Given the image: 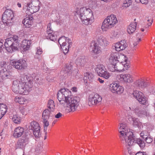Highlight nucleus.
I'll return each instance as SVG.
<instances>
[{
  "instance_id": "1",
  "label": "nucleus",
  "mask_w": 155,
  "mask_h": 155,
  "mask_svg": "<svg viewBox=\"0 0 155 155\" xmlns=\"http://www.w3.org/2000/svg\"><path fill=\"white\" fill-rule=\"evenodd\" d=\"M58 99L68 112H74L79 105V97L73 96L71 92L66 88L61 89L58 93Z\"/></svg>"
},
{
  "instance_id": "2",
  "label": "nucleus",
  "mask_w": 155,
  "mask_h": 155,
  "mask_svg": "<svg viewBox=\"0 0 155 155\" xmlns=\"http://www.w3.org/2000/svg\"><path fill=\"white\" fill-rule=\"evenodd\" d=\"M118 131L122 143L125 145L127 149H129L130 147L136 143L141 148L145 147L144 141L139 138H136L132 132L129 131L125 123H123L120 124Z\"/></svg>"
},
{
  "instance_id": "3",
  "label": "nucleus",
  "mask_w": 155,
  "mask_h": 155,
  "mask_svg": "<svg viewBox=\"0 0 155 155\" xmlns=\"http://www.w3.org/2000/svg\"><path fill=\"white\" fill-rule=\"evenodd\" d=\"M76 11L75 15H78L81 20L82 23L85 25L91 23L94 19L93 15L91 10L89 8L83 7L79 10L77 8Z\"/></svg>"
},
{
  "instance_id": "4",
  "label": "nucleus",
  "mask_w": 155,
  "mask_h": 155,
  "mask_svg": "<svg viewBox=\"0 0 155 155\" xmlns=\"http://www.w3.org/2000/svg\"><path fill=\"white\" fill-rule=\"evenodd\" d=\"M18 38L17 36H14L6 39L4 45L8 52L12 53L14 51L18 49L19 45Z\"/></svg>"
},
{
  "instance_id": "5",
  "label": "nucleus",
  "mask_w": 155,
  "mask_h": 155,
  "mask_svg": "<svg viewBox=\"0 0 155 155\" xmlns=\"http://www.w3.org/2000/svg\"><path fill=\"white\" fill-rule=\"evenodd\" d=\"M117 21L115 16L113 15H111L104 20L101 28L103 30L106 31L107 29L113 27Z\"/></svg>"
},
{
  "instance_id": "6",
  "label": "nucleus",
  "mask_w": 155,
  "mask_h": 155,
  "mask_svg": "<svg viewBox=\"0 0 155 155\" xmlns=\"http://www.w3.org/2000/svg\"><path fill=\"white\" fill-rule=\"evenodd\" d=\"M14 16L13 12L11 9H6L2 16V21L4 23L8 25L12 23Z\"/></svg>"
},
{
  "instance_id": "7",
  "label": "nucleus",
  "mask_w": 155,
  "mask_h": 155,
  "mask_svg": "<svg viewBox=\"0 0 155 155\" xmlns=\"http://www.w3.org/2000/svg\"><path fill=\"white\" fill-rule=\"evenodd\" d=\"M102 100L101 96L98 94H90L89 97L88 103L89 106L100 104Z\"/></svg>"
},
{
  "instance_id": "8",
  "label": "nucleus",
  "mask_w": 155,
  "mask_h": 155,
  "mask_svg": "<svg viewBox=\"0 0 155 155\" xmlns=\"http://www.w3.org/2000/svg\"><path fill=\"white\" fill-rule=\"evenodd\" d=\"M132 110H134L136 114L139 117H142L146 116L147 117L150 115L149 112L147 107L140 109L138 106L132 107Z\"/></svg>"
},
{
  "instance_id": "9",
  "label": "nucleus",
  "mask_w": 155,
  "mask_h": 155,
  "mask_svg": "<svg viewBox=\"0 0 155 155\" xmlns=\"http://www.w3.org/2000/svg\"><path fill=\"white\" fill-rule=\"evenodd\" d=\"M29 129L31 130L34 135L36 137H39L41 134L40 132V127L39 124L35 121H33L30 123Z\"/></svg>"
},
{
  "instance_id": "10",
  "label": "nucleus",
  "mask_w": 155,
  "mask_h": 155,
  "mask_svg": "<svg viewBox=\"0 0 155 155\" xmlns=\"http://www.w3.org/2000/svg\"><path fill=\"white\" fill-rule=\"evenodd\" d=\"M12 65L15 68L20 70L25 69L27 66L26 61L23 59L13 61Z\"/></svg>"
},
{
  "instance_id": "11",
  "label": "nucleus",
  "mask_w": 155,
  "mask_h": 155,
  "mask_svg": "<svg viewBox=\"0 0 155 155\" xmlns=\"http://www.w3.org/2000/svg\"><path fill=\"white\" fill-rule=\"evenodd\" d=\"M19 89L18 90L16 93H19L23 95L27 94L29 91L31 87L27 83L25 82L21 81V85L19 86Z\"/></svg>"
},
{
  "instance_id": "12",
  "label": "nucleus",
  "mask_w": 155,
  "mask_h": 155,
  "mask_svg": "<svg viewBox=\"0 0 155 155\" xmlns=\"http://www.w3.org/2000/svg\"><path fill=\"white\" fill-rule=\"evenodd\" d=\"M133 96L141 104H145L147 100L143 93L139 91H134L133 93Z\"/></svg>"
},
{
  "instance_id": "13",
  "label": "nucleus",
  "mask_w": 155,
  "mask_h": 155,
  "mask_svg": "<svg viewBox=\"0 0 155 155\" xmlns=\"http://www.w3.org/2000/svg\"><path fill=\"white\" fill-rule=\"evenodd\" d=\"M126 61L127 60L125 59L124 62H119L118 61L116 64V71H121L128 69L130 66L129 64L127 63Z\"/></svg>"
},
{
  "instance_id": "14",
  "label": "nucleus",
  "mask_w": 155,
  "mask_h": 155,
  "mask_svg": "<svg viewBox=\"0 0 155 155\" xmlns=\"http://www.w3.org/2000/svg\"><path fill=\"white\" fill-rule=\"evenodd\" d=\"M45 36L47 39H50L52 41H54L56 40L57 36L54 35L53 31L51 30V23H49L48 25Z\"/></svg>"
},
{
  "instance_id": "15",
  "label": "nucleus",
  "mask_w": 155,
  "mask_h": 155,
  "mask_svg": "<svg viewBox=\"0 0 155 155\" xmlns=\"http://www.w3.org/2000/svg\"><path fill=\"white\" fill-rule=\"evenodd\" d=\"M127 46V44L126 41L124 40L116 43L115 45V48L116 51H119L124 50Z\"/></svg>"
},
{
  "instance_id": "16",
  "label": "nucleus",
  "mask_w": 155,
  "mask_h": 155,
  "mask_svg": "<svg viewBox=\"0 0 155 155\" xmlns=\"http://www.w3.org/2000/svg\"><path fill=\"white\" fill-rule=\"evenodd\" d=\"M117 76L120 81L130 83L133 81L132 78L130 74H121L117 75Z\"/></svg>"
},
{
  "instance_id": "17",
  "label": "nucleus",
  "mask_w": 155,
  "mask_h": 155,
  "mask_svg": "<svg viewBox=\"0 0 155 155\" xmlns=\"http://www.w3.org/2000/svg\"><path fill=\"white\" fill-rule=\"evenodd\" d=\"M1 71L0 76L3 80L7 78L11 79L12 76L11 74L12 72L8 70L7 68H3L0 70Z\"/></svg>"
},
{
  "instance_id": "18",
  "label": "nucleus",
  "mask_w": 155,
  "mask_h": 155,
  "mask_svg": "<svg viewBox=\"0 0 155 155\" xmlns=\"http://www.w3.org/2000/svg\"><path fill=\"white\" fill-rule=\"evenodd\" d=\"M53 110L45 109L43 112L42 114V119H49L50 117H53L54 116Z\"/></svg>"
},
{
  "instance_id": "19",
  "label": "nucleus",
  "mask_w": 155,
  "mask_h": 155,
  "mask_svg": "<svg viewBox=\"0 0 155 155\" xmlns=\"http://www.w3.org/2000/svg\"><path fill=\"white\" fill-rule=\"evenodd\" d=\"M28 138H25L22 137V139L18 140L16 145L17 148H22L24 147V145L27 144L28 143Z\"/></svg>"
},
{
  "instance_id": "20",
  "label": "nucleus",
  "mask_w": 155,
  "mask_h": 155,
  "mask_svg": "<svg viewBox=\"0 0 155 155\" xmlns=\"http://www.w3.org/2000/svg\"><path fill=\"white\" fill-rule=\"evenodd\" d=\"M118 56V53L117 52L111 53L109 58V63L114 64H116L119 61L117 59Z\"/></svg>"
},
{
  "instance_id": "21",
  "label": "nucleus",
  "mask_w": 155,
  "mask_h": 155,
  "mask_svg": "<svg viewBox=\"0 0 155 155\" xmlns=\"http://www.w3.org/2000/svg\"><path fill=\"white\" fill-rule=\"evenodd\" d=\"M24 132V129L21 127H19L16 128L14 131L13 134L14 136L16 138L21 137Z\"/></svg>"
},
{
  "instance_id": "22",
  "label": "nucleus",
  "mask_w": 155,
  "mask_h": 155,
  "mask_svg": "<svg viewBox=\"0 0 155 155\" xmlns=\"http://www.w3.org/2000/svg\"><path fill=\"white\" fill-rule=\"evenodd\" d=\"M30 4H27V13L29 15L38 12L39 9Z\"/></svg>"
},
{
  "instance_id": "23",
  "label": "nucleus",
  "mask_w": 155,
  "mask_h": 155,
  "mask_svg": "<svg viewBox=\"0 0 155 155\" xmlns=\"http://www.w3.org/2000/svg\"><path fill=\"white\" fill-rule=\"evenodd\" d=\"M84 80L86 83H90L94 80V76L90 72H87L84 74Z\"/></svg>"
},
{
  "instance_id": "24",
  "label": "nucleus",
  "mask_w": 155,
  "mask_h": 155,
  "mask_svg": "<svg viewBox=\"0 0 155 155\" xmlns=\"http://www.w3.org/2000/svg\"><path fill=\"white\" fill-rule=\"evenodd\" d=\"M87 60L85 57H81L78 58L76 61L75 63L77 66H83L86 63Z\"/></svg>"
},
{
  "instance_id": "25",
  "label": "nucleus",
  "mask_w": 155,
  "mask_h": 155,
  "mask_svg": "<svg viewBox=\"0 0 155 155\" xmlns=\"http://www.w3.org/2000/svg\"><path fill=\"white\" fill-rule=\"evenodd\" d=\"M91 48L92 49V51L95 53L98 54L101 52L100 47L97 43L94 41H92L91 44Z\"/></svg>"
},
{
  "instance_id": "26",
  "label": "nucleus",
  "mask_w": 155,
  "mask_h": 155,
  "mask_svg": "<svg viewBox=\"0 0 155 155\" xmlns=\"http://www.w3.org/2000/svg\"><path fill=\"white\" fill-rule=\"evenodd\" d=\"M21 81L18 80H16L13 81L12 87L14 92L16 93L18 90L19 89L20 85H21Z\"/></svg>"
},
{
  "instance_id": "27",
  "label": "nucleus",
  "mask_w": 155,
  "mask_h": 155,
  "mask_svg": "<svg viewBox=\"0 0 155 155\" xmlns=\"http://www.w3.org/2000/svg\"><path fill=\"white\" fill-rule=\"evenodd\" d=\"M33 18L32 17H27L22 22L26 28H30L33 22Z\"/></svg>"
},
{
  "instance_id": "28",
  "label": "nucleus",
  "mask_w": 155,
  "mask_h": 155,
  "mask_svg": "<svg viewBox=\"0 0 155 155\" xmlns=\"http://www.w3.org/2000/svg\"><path fill=\"white\" fill-rule=\"evenodd\" d=\"M31 41L26 40H23L21 44V46L24 51H26L29 49L30 47Z\"/></svg>"
},
{
  "instance_id": "29",
  "label": "nucleus",
  "mask_w": 155,
  "mask_h": 155,
  "mask_svg": "<svg viewBox=\"0 0 155 155\" xmlns=\"http://www.w3.org/2000/svg\"><path fill=\"white\" fill-rule=\"evenodd\" d=\"M7 111V106L4 104L0 103V119L5 114Z\"/></svg>"
},
{
  "instance_id": "30",
  "label": "nucleus",
  "mask_w": 155,
  "mask_h": 155,
  "mask_svg": "<svg viewBox=\"0 0 155 155\" xmlns=\"http://www.w3.org/2000/svg\"><path fill=\"white\" fill-rule=\"evenodd\" d=\"M137 26L136 22H133L130 23L128 27L127 31L129 34H132L136 30V27Z\"/></svg>"
},
{
  "instance_id": "31",
  "label": "nucleus",
  "mask_w": 155,
  "mask_h": 155,
  "mask_svg": "<svg viewBox=\"0 0 155 155\" xmlns=\"http://www.w3.org/2000/svg\"><path fill=\"white\" fill-rule=\"evenodd\" d=\"M105 70V67L103 65H98L95 68L96 71L100 76V75L104 72Z\"/></svg>"
},
{
  "instance_id": "32",
  "label": "nucleus",
  "mask_w": 155,
  "mask_h": 155,
  "mask_svg": "<svg viewBox=\"0 0 155 155\" xmlns=\"http://www.w3.org/2000/svg\"><path fill=\"white\" fill-rule=\"evenodd\" d=\"M98 44L101 46L106 45L108 44L104 37L102 36H100L97 39Z\"/></svg>"
},
{
  "instance_id": "33",
  "label": "nucleus",
  "mask_w": 155,
  "mask_h": 155,
  "mask_svg": "<svg viewBox=\"0 0 155 155\" xmlns=\"http://www.w3.org/2000/svg\"><path fill=\"white\" fill-rule=\"evenodd\" d=\"M72 63H70L68 65L66 66V67L65 68V71L66 73H67V75H70L72 74Z\"/></svg>"
},
{
  "instance_id": "34",
  "label": "nucleus",
  "mask_w": 155,
  "mask_h": 155,
  "mask_svg": "<svg viewBox=\"0 0 155 155\" xmlns=\"http://www.w3.org/2000/svg\"><path fill=\"white\" fill-rule=\"evenodd\" d=\"M118 84L116 83H112L109 85V89L110 91L113 93H114L116 91V88Z\"/></svg>"
},
{
  "instance_id": "35",
  "label": "nucleus",
  "mask_w": 155,
  "mask_h": 155,
  "mask_svg": "<svg viewBox=\"0 0 155 155\" xmlns=\"http://www.w3.org/2000/svg\"><path fill=\"white\" fill-rule=\"evenodd\" d=\"M58 42L61 47V46H65L66 44V37L63 36L60 38L58 40Z\"/></svg>"
},
{
  "instance_id": "36",
  "label": "nucleus",
  "mask_w": 155,
  "mask_h": 155,
  "mask_svg": "<svg viewBox=\"0 0 155 155\" xmlns=\"http://www.w3.org/2000/svg\"><path fill=\"white\" fill-rule=\"evenodd\" d=\"M116 64L110 63L108 65L107 68L108 70L112 72H114L116 71Z\"/></svg>"
},
{
  "instance_id": "37",
  "label": "nucleus",
  "mask_w": 155,
  "mask_h": 155,
  "mask_svg": "<svg viewBox=\"0 0 155 155\" xmlns=\"http://www.w3.org/2000/svg\"><path fill=\"white\" fill-rule=\"evenodd\" d=\"M10 118L12 119L13 121L16 124H18L20 122V118L17 115H14L13 117L10 116Z\"/></svg>"
},
{
  "instance_id": "38",
  "label": "nucleus",
  "mask_w": 155,
  "mask_h": 155,
  "mask_svg": "<svg viewBox=\"0 0 155 155\" xmlns=\"http://www.w3.org/2000/svg\"><path fill=\"white\" fill-rule=\"evenodd\" d=\"M15 101L16 103L20 104H24L25 101L23 97H16L15 99Z\"/></svg>"
},
{
  "instance_id": "39",
  "label": "nucleus",
  "mask_w": 155,
  "mask_h": 155,
  "mask_svg": "<svg viewBox=\"0 0 155 155\" xmlns=\"http://www.w3.org/2000/svg\"><path fill=\"white\" fill-rule=\"evenodd\" d=\"M48 107V109H50V110H53V111L54 109L55 105L54 104V102L51 100L49 101Z\"/></svg>"
},
{
  "instance_id": "40",
  "label": "nucleus",
  "mask_w": 155,
  "mask_h": 155,
  "mask_svg": "<svg viewBox=\"0 0 155 155\" xmlns=\"http://www.w3.org/2000/svg\"><path fill=\"white\" fill-rule=\"evenodd\" d=\"M117 88L115 93L120 94L123 92L124 88L122 86L118 85Z\"/></svg>"
},
{
  "instance_id": "41",
  "label": "nucleus",
  "mask_w": 155,
  "mask_h": 155,
  "mask_svg": "<svg viewBox=\"0 0 155 155\" xmlns=\"http://www.w3.org/2000/svg\"><path fill=\"white\" fill-rule=\"evenodd\" d=\"M132 0H125L124 1L123 6L127 8L131 5Z\"/></svg>"
},
{
  "instance_id": "42",
  "label": "nucleus",
  "mask_w": 155,
  "mask_h": 155,
  "mask_svg": "<svg viewBox=\"0 0 155 155\" xmlns=\"http://www.w3.org/2000/svg\"><path fill=\"white\" fill-rule=\"evenodd\" d=\"M132 120L133 122V124L134 126L138 127V126L141 125V124L139 122L138 118H133Z\"/></svg>"
},
{
  "instance_id": "43",
  "label": "nucleus",
  "mask_w": 155,
  "mask_h": 155,
  "mask_svg": "<svg viewBox=\"0 0 155 155\" xmlns=\"http://www.w3.org/2000/svg\"><path fill=\"white\" fill-rule=\"evenodd\" d=\"M40 2L38 0H34L30 4L34 6L35 7H37V8L39 9L40 8Z\"/></svg>"
},
{
  "instance_id": "44",
  "label": "nucleus",
  "mask_w": 155,
  "mask_h": 155,
  "mask_svg": "<svg viewBox=\"0 0 155 155\" xmlns=\"http://www.w3.org/2000/svg\"><path fill=\"white\" fill-rule=\"evenodd\" d=\"M44 124V130L45 131V135L47 134V132L46 131L47 129V127L49 125V122L47 119H42Z\"/></svg>"
},
{
  "instance_id": "45",
  "label": "nucleus",
  "mask_w": 155,
  "mask_h": 155,
  "mask_svg": "<svg viewBox=\"0 0 155 155\" xmlns=\"http://www.w3.org/2000/svg\"><path fill=\"white\" fill-rule=\"evenodd\" d=\"M136 86L138 88H142V80H138L135 83Z\"/></svg>"
},
{
  "instance_id": "46",
  "label": "nucleus",
  "mask_w": 155,
  "mask_h": 155,
  "mask_svg": "<svg viewBox=\"0 0 155 155\" xmlns=\"http://www.w3.org/2000/svg\"><path fill=\"white\" fill-rule=\"evenodd\" d=\"M110 75L107 71H104V73H103L102 74L100 75V76L104 77V78L106 79H108L110 76Z\"/></svg>"
},
{
  "instance_id": "47",
  "label": "nucleus",
  "mask_w": 155,
  "mask_h": 155,
  "mask_svg": "<svg viewBox=\"0 0 155 155\" xmlns=\"http://www.w3.org/2000/svg\"><path fill=\"white\" fill-rule=\"evenodd\" d=\"M140 137H142L143 138H145L146 137H147V136H149V133L146 131H142L140 133Z\"/></svg>"
},
{
  "instance_id": "48",
  "label": "nucleus",
  "mask_w": 155,
  "mask_h": 155,
  "mask_svg": "<svg viewBox=\"0 0 155 155\" xmlns=\"http://www.w3.org/2000/svg\"><path fill=\"white\" fill-rule=\"evenodd\" d=\"M8 66L6 64V62L3 61L0 63V70L3 68H7Z\"/></svg>"
},
{
  "instance_id": "49",
  "label": "nucleus",
  "mask_w": 155,
  "mask_h": 155,
  "mask_svg": "<svg viewBox=\"0 0 155 155\" xmlns=\"http://www.w3.org/2000/svg\"><path fill=\"white\" fill-rule=\"evenodd\" d=\"M145 140L146 143H150L153 141V139L150 137H149V136H147V137H146Z\"/></svg>"
},
{
  "instance_id": "50",
  "label": "nucleus",
  "mask_w": 155,
  "mask_h": 155,
  "mask_svg": "<svg viewBox=\"0 0 155 155\" xmlns=\"http://www.w3.org/2000/svg\"><path fill=\"white\" fill-rule=\"evenodd\" d=\"M135 2L137 3L141 2L142 4H147L148 2V0H135Z\"/></svg>"
},
{
  "instance_id": "51",
  "label": "nucleus",
  "mask_w": 155,
  "mask_h": 155,
  "mask_svg": "<svg viewBox=\"0 0 155 155\" xmlns=\"http://www.w3.org/2000/svg\"><path fill=\"white\" fill-rule=\"evenodd\" d=\"M42 143L41 142H40L37 145V146L36 147V148L35 149V150L36 151H38L40 150H41L42 147H41V144H42Z\"/></svg>"
},
{
  "instance_id": "52",
  "label": "nucleus",
  "mask_w": 155,
  "mask_h": 155,
  "mask_svg": "<svg viewBox=\"0 0 155 155\" xmlns=\"http://www.w3.org/2000/svg\"><path fill=\"white\" fill-rule=\"evenodd\" d=\"M42 50L39 47L37 48V51L36 52V54L38 55H40L42 54Z\"/></svg>"
},
{
  "instance_id": "53",
  "label": "nucleus",
  "mask_w": 155,
  "mask_h": 155,
  "mask_svg": "<svg viewBox=\"0 0 155 155\" xmlns=\"http://www.w3.org/2000/svg\"><path fill=\"white\" fill-rule=\"evenodd\" d=\"M62 46L63 47V48H62L63 50H64V53L65 54L67 53L68 52V50H69V48L70 47H68V48H67L66 47H64L65 46ZM61 47L62 48V47Z\"/></svg>"
},
{
  "instance_id": "54",
  "label": "nucleus",
  "mask_w": 155,
  "mask_h": 155,
  "mask_svg": "<svg viewBox=\"0 0 155 155\" xmlns=\"http://www.w3.org/2000/svg\"><path fill=\"white\" fill-rule=\"evenodd\" d=\"M67 42L68 43V47H70V45H71V41L70 39L66 38V42Z\"/></svg>"
},
{
  "instance_id": "55",
  "label": "nucleus",
  "mask_w": 155,
  "mask_h": 155,
  "mask_svg": "<svg viewBox=\"0 0 155 155\" xmlns=\"http://www.w3.org/2000/svg\"><path fill=\"white\" fill-rule=\"evenodd\" d=\"M63 116L62 114L60 112H58L54 116L56 118H59L62 117Z\"/></svg>"
},
{
  "instance_id": "56",
  "label": "nucleus",
  "mask_w": 155,
  "mask_h": 155,
  "mask_svg": "<svg viewBox=\"0 0 155 155\" xmlns=\"http://www.w3.org/2000/svg\"><path fill=\"white\" fill-rule=\"evenodd\" d=\"M142 88H143L146 87L147 85V82L142 80Z\"/></svg>"
},
{
  "instance_id": "57",
  "label": "nucleus",
  "mask_w": 155,
  "mask_h": 155,
  "mask_svg": "<svg viewBox=\"0 0 155 155\" xmlns=\"http://www.w3.org/2000/svg\"><path fill=\"white\" fill-rule=\"evenodd\" d=\"M75 6H78L81 4V2H80V0H75Z\"/></svg>"
},
{
  "instance_id": "58",
  "label": "nucleus",
  "mask_w": 155,
  "mask_h": 155,
  "mask_svg": "<svg viewBox=\"0 0 155 155\" xmlns=\"http://www.w3.org/2000/svg\"><path fill=\"white\" fill-rule=\"evenodd\" d=\"M135 155H147L145 152H140L137 153Z\"/></svg>"
},
{
  "instance_id": "59",
  "label": "nucleus",
  "mask_w": 155,
  "mask_h": 155,
  "mask_svg": "<svg viewBox=\"0 0 155 155\" xmlns=\"http://www.w3.org/2000/svg\"><path fill=\"white\" fill-rule=\"evenodd\" d=\"M152 22H153V20H151V22L147 24V25L146 26V28L148 27L151 25L152 24Z\"/></svg>"
},
{
  "instance_id": "60",
  "label": "nucleus",
  "mask_w": 155,
  "mask_h": 155,
  "mask_svg": "<svg viewBox=\"0 0 155 155\" xmlns=\"http://www.w3.org/2000/svg\"><path fill=\"white\" fill-rule=\"evenodd\" d=\"M3 47V45L2 43L0 42V50H1Z\"/></svg>"
},
{
  "instance_id": "61",
  "label": "nucleus",
  "mask_w": 155,
  "mask_h": 155,
  "mask_svg": "<svg viewBox=\"0 0 155 155\" xmlns=\"http://www.w3.org/2000/svg\"><path fill=\"white\" fill-rule=\"evenodd\" d=\"M77 88L75 87H73L72 88V90L74 92H76L77 91Z\"/></svg>"
},
{
  "instance_id": "62",
  "label": "nucleus",
  "mask_w": 155,
  "mask_h": 155,
  "mask_svg": "<svg viewBox=\"0 0 155 155\" xmlns=\"http://www.w3.org/2000/svg\"><path fill=\"white\" fill-rule=\"evenodd\" d=\"M34 79L35 80V81H38L39 80V78L37 76H35L34 78Z\"/></svg>"
},
{
  "instance_id": "63",
  "label": "nucleus",
  "mask_w": 155,
  "mask_h": 155,
  "mask_svg": "<svg viewBox=\"0 0 155 155\" xmlns=\"http://www.w3.org/2000/svg\"><path fill=\"white\" fill-rule=\"evenodd\" d=\"M101 83H102L104 82V81L99 78L98 80Z\"/></svg>"
},
{
  "instance_id": "64",
  "label": "nucleus",
  "mask_w": 155,
  "mask_h": 155,
  "mask_svg": "<svg viewBox=\"0 0 155 155\" xmlns=\"http://www.w3.org/2000/svg\"><path fill=\"white\" fill-rule=\"evenodd\" d=\"M138 43V41H136V42H134L133 44L134 46L135 47V46H137V44Z\"/></svg>"
}]
</instances>
